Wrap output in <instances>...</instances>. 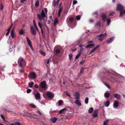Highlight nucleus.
<instances>
[{
  "mask_svg": "<svg viewBox=\"0 0 125 125\" xmlns=\"http://www.w3.org/2000/svg\"><path fill=\"white\" fill-rule=\"evenodd\" d=\"M104 96L106 98H108L110 96V94L108 93H104Z\"/></svg>",
  "mask_w": 125,
  "mask_h": 125,
  "instance_id": "412c9836",
  "label": "nucleus"
},
{
  "mask_svg": "<svg viewBox=\"0 0 125 125\" xmlns=\"http://www.w3.org/2000/svg\"><path fill=\"white\" fill-rule=\"evenodd\" d=\"M110 104V102L109 101H106L104 105L106 107L108 106Z\"/></svg>",
  "mask_w": 125,
  "mask_h": 125,
  "instance_id": "cd10ccee",
  "label": "nucleus"
},
{
  "mask_svg": "<svg viewBox=\"0 0 125 125\" xmlns=\"http://www.w3.org/2000/svg\"><path fill=\"white\" fill-rule=\"evenodd\" d=\"M52 6L54 7H55L56 5H58L57 4H56V1H55V0H54V1L52 2Z\"/></svg>",
  "mask_w": 125,
  "mask_h": 125,
  "instance_id": "72a5a7b5",
  "label": "nucleus"
},
{
  "mask_svg": "<svg viewBox=\"0 0 125 125\" xmlns=\"http://www.w3.org/2000/svg\"><path fill=\"white\" fill-rule=\"evenodd\" d=\"M45 15L44 13V11L43 10L42 11V13L41 15L39 14H38L37 15V17L40 20L42 21V20H43L44 21V19H43L42 18L45 17Z\"/></svg>",
  "mask_w": 125,
  "mask_h": 125,
  "instance_id": "f03ea898",
  "label": "nucleus"
},
{
  "mask_svg": "<svg viewBox=\"0 0 125 125\" xmlns=\"http://www.w3.org/2000/svg\"><path fill=\"white\" fill-rule=\"evenodd\" d=\"M94 44H90L86 46V48H91L92 47H94Z\"/></svg>",
  "mask_w": 125,
  "mask_h": 125,
  "instance_id": "6ab92c4d",
  "label": "nucleus"
},
{
  "mask_svg": "<svg viewBox=\"0 0 125 125\" xmlns=\"http://www.w3.org/2000/svg\"><path fill=\"white\" fill-rule=\"evenodd\" d=\"M34 83L32 81L29 83V86L30 87H32L34 84Z\"/></svg>",
  "mask_w": 125,
  "mask_h": 125,
  "instance_id": "b1692460",
  "label": "nucleus"
},
{
  "mask_svg": "<svg viewBox=\"0 0 125 125\" xmlns=\"http://www.w3.org/2000/svg\"><path fill=\"white\" fill-rule=\"evenodd\" d=\"M98 110L97 109L95 110L92 115V116L94 117H96L98 115Z\"/></svg>",
  "mask_w": 125,
  "mask_h": 125,
  "instance_id": "9d476101",
  "label": "nucleus"
},
{
  "mask_svg": "<svg viewBox=\"0 0 125 125\" xmlns=\"http://www.w3.org/2000/svg\"><path fill=\"white\" fill-rule=\"evenodd\" d=\"M93 15H96V17H97L98 15L97 12V11L95 12H94L93 13Z\"/></svg>",
  "mask_w": 125,
  "mask_h": 125,
  "instance_id": "5fc2aeb1",
  "label": "nucleus"
},
{
  "mask_svg": "<svg viewBox=\"0 0 125 125\" xmlns=\"http://www.w3.org/2000/svg\"><path fill=\"white\" fill-rule=\"evenodd\" d=\"M85 60H83L80 63V64L83 65L85 62Z\"/></svg>",
  "mask_w": 125,
  "mask_h": 125,
  "instance_id": "0e129e2a",
  "label": "nucleus"
},
{
  "mask_svg": "<svg viewBox=\"0 0 125 125\" xmlns=\"http://www.w3.org/2000/svg\"><path fill=\"white\" fill-rule=\"evenodd\" d=\"M74 96L75 97V98L74 99H76L77 100H79L80 97V94L79 93L76 92L75 93V94H74Z\"/></svg>",
  "mask_w": 125,
  "mask_h": 125,
  "instance_id": "9b49d317",
  "label": "nucleus"
},
{
  "mask_svg": "<svg viewBox=\"0 0 125 125\" xmlns=\"http://www.w3.org/2000/svg\"><path fill=\"white\" fill-rule=\"evenodd\" d=\"M94 21V20L93 19H90L89 20V21L91 23H93Z\"/></svg>",
  "mask_w": 125,
  "mask_h": 125,
  "instance_id": "4d7b16f0",
  "label": "nucleus"
},
{
  "mask_svg": "<svg viewBox=\"0 0 125 125\" xmlns=\"http://www.w3.org/2000/svg\"><path fill=\"white\" fill-rule=\"evenodd\" d=\"M74 20V18L72 17H71L69 19V21L71 23H72Z\"/></svg>",
  "mask_w": 125,
  "mask_h": 125,
  "instance_id": "c9c22d12",
  "label": "nucleus"
},
{
  "mask_svg": "<svg viewBox=\"0 0 125 125\" xmlns=\"http://www.w3.org/2000/svg\"><path fill=\"white\" fill-rule=\"evenodd\" d=\"M46 95L49 98H52L54 97L53 93L51 92H49L47 93Z\"/></svg>",
  "mask_w": 125,
  "mask_h": 125,
  "instance_id": "1a4fd4ad",
  "label": "nucleus"
},
{
  "mask_svg": "<svg viewBox=\"0 0 125 125\" xmlns=\"http://www.w3.org/2000/svg\"><path fill=\"white\" fill-rule=\"evenodd\" d=\"M40 53L43 56H44L46 55V53L45 52H43L41 50H40L39 51Z\"/></svg>",
  "mask_w": 125,
  "mask_h": 125,
  "instance_id": "c85d7f7f",
  "label": "nucleus"
},
{
  "mask_svg": "<svg viewBox=\"0 0 125 125\" xmlns=\"http://www.w3.org/2000/svg\"><path fill=\"white\" fill-rule=\"evenodd\" d=\"M80 55V54H79V53H78L75 57V60L79 58V57Z\"/></svg>",
  "mask_w": 125,
  "mask_h": 125,
  "instance_id": "864d4df0",
  "label": "nucleus"
},
{
  "mask_svg": "<svg viewBox=\"0 0 125 125\" xmlns=\"http://www.w3.org/2000/svg\"><path fill=\"white\" fill-rule=\"evenodd\" d=\"M114 105L115 107H118L119 105L118 102L117 101L115 102L114 104Z\"/></svg>",
  "mask_w": 125,
  "mask_h": 125,
  "instance_id": "a211bd4d",
  "label": "nucleus"
},
{
  "mask_svg": "<svg viewBox=\"0 0 125 125\" xmlns=\"http://www.w3.org/2000/svg\"><path fill=\"white\" fill-rule=\"evenodd\" d=\"M113 78V77H112V76L110 75V76H108V78H106V79L107 80H109L110 79V78L112 79Z\"/></svg>",
  "mask_w": 125,
  "mask_h": 125,
  "instance_id": "052dcab7",
  "label": "nucleus"
},
{
  "mask_svg": "<svg viewBox=\"0 0 125 125\" xmlns=\"http://www.w3.org/2000/svg\"><path fill=\"white\" fill-rule=\"evenodd\" d=\"M121 96L120 95L117 94H115L114 95L115 97L118 100H120Z\"/></svg>",
  "mask_w": 125,
  "mask_h": 125,
  "instance_id": "dca6fc26",
  "label": "nucleus"
},
{
  "mask_svg": "<svg viewBox=\"0 0 125 125\" xmlns=\"http://www.w3.org/2000/svg\"><path fill=\"white\" fill-rule=\"evenodd\" d=\"M93 111V108L91 107L88 110V112L89 113H92Z\"/></svg>",
  "mask_w": 125,
  "mask_h": 125,
  "instance_id": "c756f323",
  "label": "nucleus"
},
{
  "mask_svg": "<svg viewBox=\"0 0 125 125\" xmlns=\"http://www.w3.org/2000/svg\"><path fill=\"white\" fill-rule=\"evenodd\" d=\"M0 116L1 118L4 121H5L4 117L1 114L0 115Z\"/></svg>",
  "mask_w": 125,
  "mask_h": 125,
  "instance_id": "c03bdc74",
  "label": "nucleus"
},
{
  "mask_svg": "<svg viewBox=\"0 0 125 125\" xmlns=\"http://www.w3.org/2000/svg\"><path fill=\"white\" fill-rule=\"evenodd\" d=\"M24 31H23L22 29L20 30L19 31V34L21 35H22L25 32Z\"/></svg>",
  "mask_w": 125,
  "mask_h": 125,
  "instance_id": "5701e85b",
  "label": "nucleus"
},
{
  "mask_svg": "<svg viewBox=\"0 0 125 125\" xmlns=\"http://www.w3.org/2000/svg\"><path fill=\"white\" fill-rule=\"evenodd\" d=\"M96 50L94 48L93 49H92L91 51L89 53V54H91L93 52H94L95 50Z\"/></svg>",
  "mask_w": 125,
  "mask_h": 125,
  "instance_id": "8fccbe9b",
  "label": "nucleus"
},
{
  "mask_svg": "<svg viewBox=\"0 0 125 125\" xmlns=\"http://www.w3.org/2000/svg\"><path fill=\"white\" fill-rule=\"evenodd\" d=\"M65 117L67 119H70L72 118V116L71 115H66Z\"/></svg>",
  "mask_w": 125,
  "mask_h": 125,
  "instance_id": "4be33fe9",
  "label": "nucleus"
},
{
  "mask_svg": "<svg viewBox=\"0 0 125 125\" xmlns=\"http://www.w3.org/2000/svg\"><path fill=\"white\" fill-rule=\"evenodd\" d=\"M18 62L19 66L20 67H21L23 66H25V60L22 57H20L19 58Z\"/></svg>",
  "mask_w": 125,
  "mask_h": 125,
  "instance_id": "f257e3e1",
  "label": "nucleus"
},
{
  "mask_svg": "<svg viewBox=\"0 0 125 125\" xmlns=\"http://www.w3.org/2000/svg\"><path fill=\"white\" fill-rule=\"evenodd\" d=\"M58 118L61 119H63V116L62 115H58Z\"/></svg>",
  "mask_w": 125,
  "mask_h": 125,
  "instance_id": "4c0bfd02",
  "label": "nucleus"
},
{
  "mask_svg": "<svg viewBox=\"0 0 125 125\" xmlns=\"http://www.w3.org/2000/svg\"><path fill=\"white\" fill-rule=\"evenodd\" d=\"M123 9V6L120 4H118L117 5V7L116 10L117 11H119L122 10Z\"/></svg>",
  "mask_w": 125,
  "mask_h": 125,
  "instance_id": "6e6552de",
  "label": "nucleus"
},
{
  "mask_svg": "<svg viewBox=\"0 0 125 125\" xmlns=\"http://www.w3.org/2000/svg\"><path fill=\"white\" fill-rule=\"evenodd\" d=\"M81 17V16L80 15H78L76 17V19L77 20H80Z\"/></svg>",
  "mask_w": 125,
  "mask_h": 125,
  "instance_id": "473e14b6",
  "label": "nucleus"
},
{
  "mask_svg": "<svg viewBox=\"0 0 125 125\" xmlns=\"http://www.w3.org/2000/svg\"><path fill=\"white\" fill-rule=\"evenodd\" d=\"M29 76L31 79H34L36 78V75L34 72H32L30 73Z\"/></svg>",
  "mask_w": 125,
  "mask_h": 125,
  "instance_id": "0eeeda50",
  "label": "nucleus"
},
{
  "mask_svg": "<svg viewBox=\"0 0 125 125\" xmlns=\"http://www.w3.org/2000/svg\"><path fill=\"white\" fill-rule=\"evenodd\" d=\"M107 35V34L106 33L104 34H101L98 35V37H99L98 40L100 41L103 40H104V38L106 37Z\"/></svg>",
  "mask_w": 125,
  "mask_h": 125,
  "instance_id": "20e7f679",
  "label": "nucleus"
},
{
  "mask_svg": "<svg viewBox=\"0 0 125 125\" xmlns=\"http://www.w3.org/2000/svg\"><path fill=\"white\" fill-rule=\"evenodd\" d=\"M74 103L76 105H78L79 106H81L82 105V104L80 101H79V100H78L76 101H75Z\"/></svg>",
  "mask_w": 125,
  "mask_h": 125,
  "instance_id": "f3484780",
  "label": "nucleus"
},
{
  "mask_svg": "<svg viewBox=\"0 0 125 125\" xmlns=\"http://www.w3.org/2000/svg\"><path fill=\"white\" fill-rule=\"evenodd\" d=\"M4 8V6L2 4H1L0 6V9L1 10H2Z\"/></svg>",
  "mask_w": 125,
  "mask_h": 125,
  "instance_id": "3c124183",
  "label": "nucleus"
},
{
  "mask_svg": "<svg viewBox=\"0 0 125 125\" xmlns=\"http://www.w3.org/2000/svg\"><path fill=\"white\" fill-rule=\"evenodd\" d=\"M31 91V90L30 89H28L26 91V92L27 93H30Z\"/></svg>",
  "mask_w": 125,
  "mask_h": 125,
  "instance_id": "a18cd8bd",
  "label": "nucleus"
},
{
  "mask_svg": "<svg viewBox=\"0 0 125 125\" xmlns=\"http://www.w3.org/2000/svg\"><path fill=\"white\" fill-rule=\"evenodd\" d=\"M58 22V20L57 18H56L54 22V25L55 26Z\"/></svg>",
  "mask_w": 125,
  "mask_h": 125,
  "instance_id": "bb28decb",
  "label": "nucleus"
},
{
  "mask_svg": "<svg viewBox=\"0 0 125 125\" xmlns=\"http://www.w3.org/2000/svg\"><path fill=\"white\" fill-rule=\"evenodd\" d=\"M115 14V13L114 12H112L111 13H110L109 14V16H113V14Z\"/></svg>",
  "mask_w": 125,
  "mask_h": 125,
  "instance_id": "338daca9",
  "label": "nucleus"
},
{
  "mask_svg": "<svg viewBox=\"0 0 125 125\" xmlns=\"http://www.w3.org/2000/svg\"><path fill=\"white\" fill-rule=\"evenodd\" d=\"M72 54L71 53H70L69 55V59L70 60H71L72 58Z\"/></svg>",
  "mask_w": 125,
  "mask_h": 125,
  "instance_id": "de8ad7c7",
  "label": "nucleus"
},
{
  "mask_svg": "<svg viewBox=\"0 0 125 125\" xmlns=\"http://www.w3.org/2000/svg\"><path fill=\"white\" fill-rule=\"evenodd\" d=\"M101 16L103 21H105L106 19V16L105 14L103 13L102 14Z\"/></svg>",
  "mask_w": 125,
  "mask_h": 125,
  "instance_id": "ddd939ff",
  "label": "nucleus"
},
{
  "mask_svg": "<svg viewBox=\"0 0 125 125\" xmlns=\"http://www.w3.org/2000/svg\"><path fill=\"white\" fill-rule=\"evenodd\" d=\"M26 39L27 40V42H28V44L29 46L31 45V41L29 39V38L28 37H26Z\"/></svg>",
  "mask_w": 125,
  "mask_h": 125,
  "instance_id": "aec40b11",
  "label": "nucleus"
},
{
  "mask_svg": "<svg viewBox=\"0 0 125 125\" xmlns=\"http://www.w3.org/2000/svg\"><path fill=\"white\" fill-rule=\"evenodd\" d=\"M107 24L108 25H109L111 21L110 19V18L107 19Z\"/></svg>",
  "mask_w": 125,
  "mask_h": 125,
  "instance_id": "58836bf2",
  "label": "nucleus"
},
{
  "mask_svg": "<svg viewBox=\"0 0 125 125\" xmlns=\"http://www.w3.org/2000/svg\"><path fill=\"white\" fill-rule=\"evenodd\" d=\"M57 120V118L56 117L51 118L50 119V120L51 121L52 123H55Z\"/></svg>",
  "mask_w": 125,
  "mask_h": 125,
  "instance_id": "4468645a",
  "label": "nucleus"
},
{
  "mask_svg": "<svg viewBox=\"0 0 125 125\" xmlns=\"http://www.w3.org/2000/svg\"><path fill=\"white\" fill-rule=\"evenodd\" d=\"M11 34L12 38H13L14 37V30L13 29H12L11 31Z\"/></svg>",
  "mask_w": 125,
  "mask_h": 125,
  "instance_id": "393cba45",
  "label": "nucleus"
},
{
  "mask_svg": "<svg viewBox=\"0 0 125 125\" xmlns=\"http://www.w3.org/2000/svg\"><path fill=\"white\" fill-rule=\"evenodd\" d=\"M34 87L36 88L37 89L39 88V86H38V85L37 84H35V85Z\"/></svg>",
  "mask_w": 125,
  "mask_h": 125,
  "instance_id": "69168bd1",
  "label": "nucleus"
},
{
  "mask_svg": "<svg viewBox=\"0 0 125 125\" xmlns=\"http://www.w3.org/2000/svg\"><path fill=\"white\" fill-rule=\"evenodd\" d=\"M24 71H25L23 69H21L20 70V72L22 73H23L24 72Z\"/></svg>",
  "mask_w": 125,
  "mask_h": 125,
  "instance_id": "13d9d810",
  "label": "nucleus"
},
{
  "mask_svg": "<svg viewBox=\"0 0 125 125\" xmlns=\"http://www.w3.org/2000/svg\"><path fill=\"white\" fill-rule=\"evenodd\" d=\"M39 5V2L38 0H37L35 2V6L36 7H38Z\"/></svg>",
  "mask_w": 125,
  "mask_h": 125,
  "instance_id": "a878e982",
  "label": "nucleus"
},
{
  "mask_svg": "<svg viewBox=\"0 0 125 125\" xmlns=\"http://www.w3.org/2000/svg\"><path fill=\"white\" fill-rule=\"evenodd\" d=\"M34 96L37 100H39L40 99V95L39 92H38L36 94H34Z\"/></svg>",
  "mask_w": 125,
  "mask_h": 125,
  "instance_id": "f8f14e48",
  "label": "nucleus"
},
{
  "mask_svg": "<svg viewBox=\"0 0 125 125\" xmlns=\"http://www.w3.org/2000/svg\"><path fill=\"white\" fill-rule=\"evenodd\" d=\"M34 26L36 30L37 31H38V29L37 28V27L36 24L34 25Z\"/></svg>",
  "mask_w": 125,
  "mask_h": 125,
  "instance_id": "6e6d98bb",
  "label": "nucleus"
},
{
  "mask_svg": "<svg viewBox=\"0 0 125 125\" xmlns=\"http://www.w3.org/2000/svg\"><path fill=\"white\" fill-rule=\"evenodd\" d=\"M38 25L40 27V28L41 29H42V25L41 24V23L39 22L38 23Z\"/></svg>",
  "mask_w": 125,
  "mask_h": 125,
  "instance_id": "09e8293b",
  "label": "nucleus"
},
{
  "mask_svg": "<svg viewBox=\"0 0 125 125\" xmlns=\"http://www.w3.org/2000/svg\"><path fill=\"white\" fill-rule=\"evenodd\" d=\"M54 51L57 54H58L60 53L61 51V48L59 46H56L55 47Z\"/></svg>",
  "mask_w": 125,
  "mask_h": 125,
  "instance_id": "39448f33",
  "label": "nucleus"
},
{
  "mask_svg": "<svg viewBox=\"0 0 125 125\" xmlns=\"http://www.w3.org/2000/svg\"><path fill=\"white\" fill-rule=\"evenodd\" d=\"M77 3V1L76 0H74L73 1V4L75 5Z\"/></svg>",
  "mask_w": 125,
  "mask_h": 125,
  "instance_id": "bf43d9fd",
  "label": "nucleus"
},
{
  "mask_svg": "<svg viewBox=\"0 0 125 125\" xmlns=\"http://www.w3.org/2000/svg\"><path fill=\"white\" fill-rule=\"evenodd\" d=\"M15 125H21V124L20 122H16L15 123Z\"/></svg>",
  "mask_w": 125,
  "mask_h": 125,
  "instance_id": "680f3d73",
  "label": "nucleus"
},
{
  "mask_svg": "<svg viewBox=\"0 0 125 125\" xmlns=\"http://www.w3.org/2000/svg\"><path fill=\"white\" fill-rule=\"evenodd\" d=\"M46 82L45 81H43L41 82L39 86V89H45L46 87Z\"/></svg>",
  "mask_w": 125,
  "mask_h": 125,
  "instance_id": "7ed1b4c3",
  "label": "nucleus"
},
{
  "mask_svg": "<svg viewBox=\"0 0 125 125\" xmlns=\"http://www.w3.org/2000/svg\"><path fill=\"white\" fill-rule=\"evenodd\" d=\"M83 48H82L80 49V51L78 52V53L79 54L81 55L82 53V51H83Z\"/></svg>",
  "mask_w": 125,
  "mask_h": 125,
  "instance_id": "f704fd0d",
  "label": "nucleus"
},
{
  "mask_svg": "<svg viewBox=\"0 0 125 125\" xmlns=\"http://www.w3.org/2000/svg\"><path fill=\"white\" fill-rule=\"evenodd\" d=\"M30 105L31 108H35L36 107V106L33 104H31Z\"/></svg>",
  "mask_w": 125,
  "mask_h": 125,
  "instance_id": "79ce46f5",
  "label": "nucleus"
},
{
  "mask_svg": "<svg viewBox=\"0 0 125 125\" xmlns=\"http://www.w3.org/2000/svg\"><path fill=\"white\" fill-rule=\"evenodd\" d=\"M124 13H124V11H123L122 10H120V16H121L122 17Z\"/></svg>",
  "mask_w": 125,
  "mask_h": 125,
  "instance_id": "2f4dec72",
  "label": "nucleus"
},
{
  "mask_svg": "<svg viewBox=\"0 0 125 125\" xmlns=\"http://www.w3.org/2000/svg\"><path fill=\"white\" fill-rule=\"evenodd\" d=\"M37 113H38L40 115H42V113L39 111H37Z\"/></svg>",
  "mask_w": 125,
  "mask_h": 125,
  "instance_id": "774afa93",
  "label": "nucleus"
},
{
  "mask_svg": "<svg viewBox=\"0 0 125 125\" xmlns=\"http://www.w3.org/2000/svg\"><path fill=\"white\" fill-rule=\"evenodd\" d=\"M63 102V101L62 100H60L58 101V104L59 105H61Z\"/></svg>",
  "mask_w": 125,
  "mask_h": 125,
  "instance_id": "ea45409f",
  "label": "nucleus"
},
{
  "mask_svg": "<svg viewBox=\"0 0 125 125\" xmlns=\"http://www.w3.org/2000/svg\"><path fill=\"white\" fill-rule=\"evenodd\" d=\"M84 69H84V68L83 67L81 69L80 72V73H83V72Z\"/></svg>",
  "mask_w": 125,
  "mask_h": 125,
  "instance_id": "49530a36",
  "label": "nucleus"
},
{
  "mask_svg": "<svg viewBox=\"0 0 125 125\" xmlns=\"http://www.w3.org/2000/svg\"><path fill=\"white\" fill-rule=\"evenodd\" d=\"M62 8H61V7L60 8L59 10L58 13H61V12H62Z\"/></svg>",
  "mask_w": 125,
  "mask_h": 125,
  "instance_id": "603ef678",
  "label": "nucleus"
},
{
  "mask_svg": "<svg viewBox=\"0 0 125 125\" xmlns=\"http://www.w3.org/2000/svg\"><path fill=\"white\" fill-rule=\"evenodd\" d=\"M69 108V107H66L64 108L61 110L63 112L65 110H68V108Z\"/></svg>",
  "mask_w": 125,
  "mask_h": 125,
  "instance_id": "a19ab883",
  "label": "nucleus"
},
{
  "mask_svg": "<svg viewBox=\"0 0 125 125\" xmlns=\"http://www.w3.org/2000/svg\"><path fill=\"white\" fill-rule=\"evenodd\" d=\"M88 97H86L85 100V103L86 104H87L88 102Z\"/></svg>",
  "mask_w": 125,
  "mask_h": 125,
  "instance_id": "e433bc0d",
  "label": "nucleus"
},
{
  "mask_svg": "<svg viewBox=\"0 0 125 125\" xmlns=\"http://www.w3.org/2000/svg\"><path fill=\"white\" fill-rule=\"evenodd\" d=\"M27 0H20V2L21 3H23L27 1Z\"/></svg>",
  "mask_w": 125,
  "mask_h": 125,
  "instance_id": "e2e57ef3",
  "label": "nucleus"
},
{
  "mask_svg": "<svg viewBox=\"0 0 125 125\" xmlns=\"http://www.w3.org/2000/svg\"><path fill=\"white\" fill-rule=\"evenodd\" d=\"M109 121V120H106L104 122L103 124V125H107V124Z\"/></svg>",
  "mask_w": 125,
  "mask_h": 125,
  "instance_id": "7c9ffc66",
  "label": "nucleus"
},
{
  "mask_svg": "<svg viewBox=\"0 0 125 125\" xmlns=\"http://www.w3.org/2000/svg\"><path fill=\"white\" fill-rule=\"evenodd\" d=\"M104 84L106 86H107L109 89H110V87L109 85V84H107L106 83H104Z\"/></svg>",
  "mask_w": 125,
  "mask_h": 125,
  "instance_id": "37998d69",
  "label": "nucleus"
},
{
  "mask_svg": "<svg viewBox=\"0 0 125 125\" xmlns=\"http://www.w3.org/2000/svg\"><path fill=\"white\" fill-rule=\"evenodd\" d=\"M30 30L31 32L33 35H36V34L37 32L33 26H31L30 27Z\"/></svg>",
  "mask_w": 125,
  "mask_h": 125,
  "instance_id": "423d86ee",
  "label": "nucleus"
},
{
  "mask_svg": "<svg viewBox=\"0 0 125 125\" xmlns=\"http://www.w3.org/2000/svg\"><path fill=\"white\" fill-rule=\"evenodd\" d=\"M114 37H113L110 38L107 41V43L109 44L111 43L114 40Z\"/></svg>",
  "mask_w": 125,
  "mask_h": 125,
  "instance_id": "2eb2a0df",
  "label": "nucleus"
}]
</instances>
